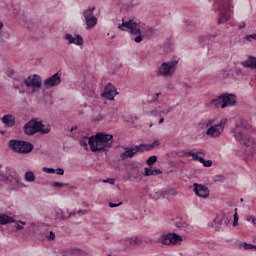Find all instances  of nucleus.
I'll use <instances>...</instances> for the list:
<instances>
[{"label": "nucleus", "mask_w": 256, "mask_h": 256, "mask_svg": "<svg viewBox=\"0 0 256 256\" xmlns=\"http://www.w3.org/2000/svg\"><path fill=\"white\" fill-rule=\"evenodd\" d=\"M232 133L238 142L236 155L245 163L253 161L256 155V139L251 136L253 135V126L245 119L240 118L239 121L236 122V128L232 129Z\"/></svg>", "instance_id": "1"}, {"label": "nucleus", "mask_w": 256, "mask_h": 256, "mask_svg": "<svg viewBox=\"0 0 256 256\" xmlns=\"http://www.w3.org/2000/svg\"><path fill=\"white\" fill-rule=\"evenodd\" d=\"M88 143L92 153H103L113 147V135L100 132L91 136Z\"/></svg>", "instance_id": "2"}, {"label": "nucleus", "mask_w": 256, "mask_h": 256, "mask_svg": "<svg viewBox=\"0 0 256 256\" xmlns=\"http://www.w3.org/2000/svg\"><path fill=\"white\" fill-rule=\"evenodd\" d=\"M121 31H129L132 35V39L135 43H141L143 41V35L141 34V23L137 22L133 19L128 20L125 22V19H122V24L118 26ZM134 35H138L134 37Z\"/></svg>", "instance_id": "3"}, {"label": "nucleus", "mask_w": 256, "mask_h": 256, "mask_svg": "<svg viewBox=\"0 0 256 256\" xmlns=\"http://www.w3.org/2000/svg\"><path fill=\"white\" fill-rule=\"evenodd\" d=\"M177 65H179V58L163 62L157 69L156 75L158 77H173L175 71H177Z\"/></svg>", "instance_id": "4"}, {"label": "nucleus", "mask_w": 256, "mask_h": 256, "mask_svg": "<svg viewBox=\"0 0 256 256\" xmlns=\"http://www.w3.org/2000/svg\"><path fill=\"white\" fill-rule=\"evenodd\" d=\"M9 147L15 153H20L21 155H26L27 153H31L33 151V144L23 141V140H10Z\"/></svg>", "instance_id": "5"}, {"label": "nucleus", "mask_w": 256, "mask_h": 256, "mask_svg": "<svg viewBox=\"0 0 256 256\" xmlns=\"http://www.w3.org/2000/svg\"><path fill=\"white\" fill-rule=\"evenodd\" d=\"M207 155V152L205 149H199L197 152H185L184 157H192V161H199V163H202L203 167H213V161L212 160H205V157Z\"/></svg>", "instance_id": "6"}, {"label": "nucleus", "mask_w": 256, "mask_h": 256, "mask_svg": "<svg viewBox=\"0 0 256 256\" xmlns=\"http://www.w3.org/2000/svg\"><path fill=\"white\" fill-rule=\"evenodd\" d=\"M158 243L163 245H181L183 237L177 233H168L160 236Z\"/></svg>", "instance_id": "7"}, {"label": "nucleus", "mask_w": 256, "mask_h": 256, "mask_svg": "<svg viewBox=\"0 0 256 256\" xmlns=\"http://www.w3.org/2000/svg\"><path fill=\"white\" fill-rule=\"evenodd\" d=\"M24 85H26L28 89L32 87V93H37V91L41 89L42 85L41 76L37 74L28 76L26 79H24Z\"/></svg>", "instance_id": "8"}, {"label": "nucleus", "mask_w": 256, "mask_h": 256, "mask_svg": "<svg viewBox=\"0 0 256 256\" xmlns=\"http://www.w3.org/2000/svg\"><path fill=\"white\" fill-rule=\"evenodd\" d=\"M130 165L132 168L127 173L129 181H135L136 183L143 181V171L139 168V164L132 162Z\"/></svg>", "instance_id": "9"}, {"label": "nucleus", "mask_w": 256, "mask_h": 256, "mask_svg": "<svg viewBox=\"0 0 256 256\" xmlns=\"http://www.w3.org/2000/svg\"><path fill=\"white\" fill-rule=\"evenodd\" d=\"M213 10L218 14L217 24L221 25L225 21V0H215Z\"/></svg>", "instance_id": "10"}, {"label": "nucleus", "mask_w": 256, "mask_h": 256, "mask_svg": "<svg viewBox=\"0 0 256 256\" xmlns=\"http://www.w3.org/2000/svg\"><path fill=\"white\" fill-rule=\"evenodd\" d=\"M95 7L87 9L83 12V17L86 21V29H93L97 25V17L93 14Z\"/></svg>", "instance_id": "11"}, {"label": "nucleus", "mask_w": 256, "mask_h": 256, "mask_svg": "<svg viewBox=\"0 0 256 256\" xmlns=\"http://www.w3.org/2000/svg\"><path fill=\"white\" fill-rule=\"evenodd\" d=\"M225 130V121L221 120L219 124H216L214 126H211L208 128L206 135L208 137H221V133Z\"/></svg>", "instance_id": "12"}, {"label": "nucleus", "mask_w": 256, "mask_h": 256, "mask_svg": "<svg viewBox=\"0 0 256 256\" xmlns=\"http://www.w3.org/2000/svg\"><path fill=\"white\" fill-rule=\"evenodd\" d=\"M57 85H61V74H59V72L44 81L45 89H53V87H57Z\"/></svg>", "instance_id": "13"}, {"label": "nucleus", "mask_w": 256, "mask_h": 256, "mask_svg": "<svg viewBox=\"0 0 256 256\" xmlns=\"http://www.w3.org/2000/svg\"><path fill=\"white\" fill-rule=\"evenodd\" d=\"M120 243L124 246V249H135V247H139L141 239L139 237L126 238L121 240Z\"/></svg>", "instance_id": "14"}, {"label": "nucleus", "mask_w": 256, "mask_h": 256, "mask_svg": "<svg viewBox=\"0 0 256 256\" xmlns=\"http://www.w3.org/2000/svg\"><path fill=\"white\" fill-rule=\"evenodd\" d=\"M193 187H194V193L198 197H202V199H207V197H209V188H207V186L194 183Z\"/></svg>", "instance_id": "15"}, {"label": "nucleus", "mask_w": 256, "mask_h": 256, "mask_svg": "<svg viewBox=\"0 0 256 256\" xmlns=\"http://www.w3.org/2000/svg\"><path fill=\"white\" fill-rule=\"evenodd\" d=\"M211 105L216 108L221 107V109H225V93H222L220 96L206 103V107H211Z\"/></svg>", "instance_id": "16"}, {"label": "nucleus", "mask_w": 256, "mask_h": 256, "mask_svg": "<svg viewBox=\"0 0 256 256\" xmlns=\"http://www.w3.org/2000/svg\"><path fill=\"white\" fill-rule=\"evenodd\" d=\"M64 39L66 41H68V45H78V46H83L84 40H83V36L77 34L76 38L73 37L72 34H65L64 35Z\"/></svg>", "instance_id": "17"}, {"label": "nucleus", "mask_w": 256, "mask_h": 256, "mask_svg": "<svg viewBox=\"0 0 256 256\" xmlns=\"http://www.w3.org/2000/svg\"><path fill=\"white\" fill-rule=\"evenodd\" d=\"M115 95H117V89H115V86L112 84H107L102 97H105V99H108V101H113L115 99Z\"/></svg>", "instance_id": "18"}, {"label": "nucleus", "mask_w": 256, "mask_h": 256, "mask_svg": "<svg viewBox=\"0 0 256 256\" xmlns=\"http://www.w3.org/2000/svg\"><path fill=\"white\" fill-rule=\"evenodd\" d=\"M24 133L26 135H35L37 133V119H31L24 125Z\"/></svg>", "instance_id": "19"}, {"label": "nucleus", "mask_w": 256, "mask_h": 256, "mask_svg": "<svg viewBox=\"0 0 256 256\" xmlns=\"http://www.w3.org/2000/svg\"><path fill=\"white\" fill-rule=\"evenodd\" d=\"M177 195V189L175 188H169L167 190H160L156 192V197L155 199H166L168 197H173Z\"/></svg>", "instance_id": "20"}, {"label": "nucleus", "mask_w": 256, "mask_h": 256, "mask_svg": "<svg viewBox=\"0 0 256 256\" xmlns=\"http://www.w3.org/2000/svg\"><path fill=\"white\" fill-rule=\"evenodd\" d=\"M67 218L61 208H54L50 213V219H54L55 221H67Z\"/></svg>", "instance_id": "21"}, {"label": "nucleus", "mask_w": 256, "mask_h": 256, "mask_svg": "<svg viewBox=\"0 0 256 256\" xmlns=\"http://www.w3.org/2000/svg\"><path fill=\"white\" fill-rule=\"evenodd\" d=\"M13 89H18L20 95L25 94V80L21 77L14 78Z\"/></svg>", "instance_id": "22"}, {"label": "nucleus", "mask_w": 256, "mask_h": 256, "mask_svg": "<svg viewBox=\"0 0 256 256\" xmlns=\"http://www.w3.org/2000/svg\"><path fill=\"white\" fill-rule=\"evenodd\" d=\"M237 105V95L225 93V107H235Z\"/></svg>", "instance_id": "23"}, {"label": "nucleus", "mask_w": 256, "mask_h": 256, "mask_svg": "<svg viewBox=\"0 0 256 256\" xmlns=\"http://www.w3.org/2000/svg\"><path fill=\"white\" fill-rule=\"evenodd\" d=\"M124 152L120 154V158L122 161H127V159H133L135 157V152L133 151V148L131 147H124Z\"/></svg>", "instance_id": "24"}, {"label": "nucleus", "mask_w": 256, "mask_h": 256, "mask_svg": "<svg viewBox=\"0 0 256 256\" xmlns=\"http://www.w3.org/2000/svg\"><path fill=\"white\" fill-rule=\"evenodd\" d=\"M217 35H206L199 38V45L205 47V45H212Z\"/></svg>", "instance_id": "25"}, {"label": "nucleus", "mask_w": 256, "mask_h": 256, "mask_svg": "<svg viewBox=\"0 0 256 256\" xmlns=\"http://www.w3.org/2000/svg\"><path fill=\"white\" fill-rule=\"evenodd\" d=\"M36 133H41V135H49V133H51V127L45 126L41 121H37Z\"/></svg>", "instance_id": "26"}, {"label": "nucleus", "mask_w": 256, "mask_h": 256, "mask_svg": "<svg viewBox=\"0 0 256 256\" xmlns=\"http://www.w3.org/2000/svg\"><path fill=\"white\" fill-rule=\"evenodd\" d=\"M225 20L231 19L233 17V1L232 0H225Z\"/></svg>", "instance_id": "27"}, {"label": "nucleus", "mask_w": 256, "mask_h": 256, "mask_svg": "<svg viewBox=\"0 0 256 256\" xmlns=\"http://www.w3.org/2000/svg\"><path fill=\"white\" fill-rule=\"evenodd\" d=\"M242 65L246 69H256V57L249 56L246 61L242 62Z\"/></svg>", "instance_id": "28"}, {"label": "nucleus", "mask_w": 256, "mask_h": 256, "mask_svg": "<svg viewBox=\"0 0 256 256\" xmlns=\"http://www.w3.org/2000/svg\"><path fill=\"white\" fill-rule=\"evenodd\" d=\"M2 123L6 125V127H13L15 125V116L13 115H4L2 117Z\"/></svg>", "instance_id": "29"}, {"label": "nucleus", "mask_w": 256, "mask_h": 256, "mask_svg": "<svg viewBox=\"0 0 256 256\" xmlns=\"http://www.w3.org/2000/svg\"><path fill=\"white\" fill-rule=\"evenodd\" d=\"M9 223H15V219L7 214H0V225H7Z\"/></svg>", "instance_id": "30"}, {"label": "nucleus", "mask_w": 256, "mask_h": 256, "mask_svg": "<svg viewBox=\"0 0 256 256\" xmlns=\"http://www.w3.org/2000/svg\"><path fill=\"white\" fill-rule=\"evenodd\" d=\"M134 151V155H137V153H145L147 151V144H139L132 148Z\"/></svg>", "instance_id": "31"}, {"label": "nucleus", "mask_w": 256, "mask_h": 256, "mask_svg": "<svg viewBox=\"0 0 256 256\" xmlns=\"http://www.w3.org/2000/svg\"><path fill=\"white\" fill-rule=\"evenodd\" d=\"M221 225H223V218L217 216L214 220H213V224L212 227H215L216 231L217 229H219L221 227Z\"/></svg>", "instance_id": "32"}, {"label": "nucleus", "mask_w": 256, "mask_h": 256, "mask_svg": "<svg viewBox=\"0 0 256 256\" xmlns=\"http://www.w3.org/2000/svg\"><path fill=\"white\" fill-rule=\"evenodd\" d=\"M25 181L28 183H33V181H35V174L31 171H27L25 173Z\"/></svg>", "instance_id": "33"}, {"label": "nucleus", "mask_w": 256, "mask_h": 256, "mask_svg": "<svg viewBox=\"0 0 256 256\" xmlns=\"http://www.w3.org/2000/svg\"><path fill=\"white\" fill-rule=\"evenodd\" d=\"M176 227L180 229L181 231H185L189 229V224L183 222V221H176Z\"/></svg>", "instance_id": "34"}, {"label": "nucleus", "mask_w": 256, "mask_h": 256, "mask_svg": "<svg viewBox=\"0 0 256 256\" xmlns=\"http://www.w3.org/2000/svg\"><path fill=\"white\" fill-rule=\"evenodd\" d=\"M159 145H161L159 140H154L152 144H147V151H152V149H155V147H159Z\"/></svg>", "instance_id": "35"}, {"label": "nucleus", "mask_w": 256, "mask_h": 256, "mask_svg": "<svg viewBox=\"0 0 256 256\" xmlns=\"http://www.w3.org/2000/svg\"><path fill=\"white\" fill-rule=\"evenodd\" d=\"M157 161V156H150L147 161H146V164L151 167L153 166V164Z\"/></svg>", "instance_id": "36"}, {"label": "nucleus", "mask_w": 256, "mask_h": 256, "mask_svg": "<svg viewBox=\"0 0 256 256\" xmlns=\"http://www.w3.org/2000/svg\"><path fill=\"white\" fill-rule=\"evenodd\" d=\"M214 183H223L225 181V176L223 175H216L213 177Z\"/></svg>", "instance_id": "37"}, {"label": "nucleus", "mask_w": 256, "mask_h": 256, "mask_svg": "<svg viewBox=\"0 0 256 256\" xmlns=\"http://www.w3.org/2000/svg\"><path fill=\"white\" fill-rule=\"evenodd\" d=\"M233 217H234L233 227H237V225H239V214H237V208H235V213Z\"/></svg>", "instance_id": "38"}, {"label": "nucleus", "mask_w": 256, "mask_h": 256, "mask_svg": "<svg viewBox=\"0 0 256 256\" xmlns=\"http://www.w3.org/2000/svg\"><path fill=\"white\" fill-rule=\"evenodd\" d=\"M144 177H151V175H153V169L151 168H144V173H143Z\"/></svg>", "instance_id": "39"}, {"label": "nucleus", "mask_w": 256, "mask_h": 256, "mask_svg": "<svg viewBox=\"0 0 256 256\" xmlns=\"http://www.w3.org/2000/svg\"><path fill=\"white\" fill-rule=\"evenodd\" d=\"M244 249L246 251L253 250V249H254V251H256V246L253 245V244H249V243L245 242L244 243Z\"/></svg>", "instance_id": "40"}, {"label": "nucleus", "mask_w": 256, "mask_h": 256, "mask_svg": "<svg viewBox=\"0 0 256 256\" xmlns=\"http://www.w3.org/2000/svg\"><path fill=\"white\" fill-rule=\"evenodd\" d=\"M155 34V32L153 31V28H147L145 35L146 37H148V39H151V37Z\"/></svg>", "instance_id": "41"}, {"label": "nucleus", "mask_w": 256, "mask_h": 256, "mask_svg": "<svg viewBox=\"0 0 256 256\" xmlns=\"http://www.w3.org/2000/svg\"><path fill=\"white\" fill-rule=\"evenodd\" d=\"M214 123L215 119H208L203 121V125H205V127H211V125H213Z\"/></svg>", "instance_id": "42"}, {"label": "nucleus", "mask_w": 256, "mask_h": 256, "mask_svg": "<svg viewBox=\"0 0 256 256\" xmlns=\"http://www.w3.org/2000/svg\"><path fill=\"white\" fill-rule=\"evenodd\" d=\"M245 39L247 40V41H256V33H254V34H247L246 36H245Z\"/></svg>", "instance_id": "43"}, {"label": "nucleus", "mask_w": 256, "mask_h": 256, "mask_svg": "<svg viewBox=\"0 0 256 256\" xmlns=\"http://www.w3.org/2000/svg\"><path fill=\"white\" fill-rule=\"evenodd\" d=\"M80 145L87 149V145H89V138H83L80 140Z\"/></svg>", "instance_id": "44"}, {"label": "nucleus", "mask_w": 256, "mask_h": 256, "mask_svg": "<svg viewBox=\"0 0 256 256\" xmlns=\"http://www.w3.org/2000/svg\"><path fill=\"white\" fill-rule=\"evenodd\" d=\"M103 119H105V114H98L94 116L93 121L99 122V121H103Z\"/></svg>", "instance_id": "45"}, {"label": "nucleus", "mask_w": 256, "mask_h": 256, "mask_svg": "<svg viewBox=\"0 0 256 256\" xmlns=\"http://www.w3.org/2000/svg\"><path fill=\"white\" fill-rule=\"evenodd\" d=\"M69 183L54 182L53 187H68Z\"/></svg>", "instance_id": "46"}, {"label": "nucleus", "mask_w": 256, "mask_h": 256, "mask_svg": "<svg viewBox=\"0 0 256 256\" xmlns=\"http://www.w3.org/2000/svg\"><path fill=\"white\" fill-rule=\"evenodd\" d=\"M42 171H44V173H49L50 175H53V173H55V169L48 167H44Z\"/></svg>", "instance_id": "47"}, {"label": "nucleus", "mask_w": 256, "mask_h": 256, "mask_svg": "<svg viewBox=\"0 0 256 256\" xmlns=\"http://www.w3.org/2000/svg\"><path fill=\"white\" fill-rule=\"evenodd\" d=\"M162 112L158 111V110H152L150 111V115H152L153 117H159L161 116Z\"/></svg>", "instance_id": "48"}, {"label": "nucleus", "mask_w": 256, "mask_h": 256, "mask_svg": "<svg viewBox=\"0 0 256 256\" xmlns=\"http://www.w3.org/2000/svg\"><path fill=\"white\" fill-rule=\"evenodd\" d=\"M48 241H55V232L50 231L49 236H47Z\"/></svg>", "instance_id": "49"}, {"label": "nucleus", "mask_w": 256, "mask_h": 256, "mask_svg": "<svg viewBox=\"0 0 256 256\" xmlns=\"http://www.w3.org/2000/svg\"><path fill=\"white\" fill-rule=\"evenodd\" d=\"M247 221H251L253 225H256V218L253 215L248 216Z\"/></svg>", "instance_id": "50"}, {"label": "nucleus", "mask_w": 256, "mask_h": 256, "mask_svg": "<svg viewBox=\"0 0 256 256\" xmlns=\"http://www.w3.org/2000/svg\"><path fill=\"white\" fill-rule=\"evenodd\" d=\"M103 183H109L110 185H115V180L113 178H108L103 180Z\"/></svg>", "instance_id": "51"}, {"label": "nucleus", "mask_w": 256, "mask_h": 256, "mask_svg": "<svg viewBox=\"0 0 256 256\" xmlns=\"http://www.w3.org/2000/svg\"><path fill=\"white\" fill-rule=\"evenodd\" d=\"M56 175H65V170L63 168H58L55 170Z\"/></svg>", "instance_id": "52"}, {"label": "nucleus", "mask_w": 256, "mask_h": 256, "mask_svg": "<svg viewBox=\"0 0 256 256\" xmlns=\"http://www.w3.org/2000/svg\"><path fill=\"white\" fill-rule=\"evenodd\" d=\"M171 111H173V107H169L168 109L162 110L161 113H163V115H169Z\"/></svg>", "instance_id": "53"}, {"label": "nucleus", "mask_w": 256, "mask_h": 256, "mask_svg": "<svg viewBox=\"0 0 256 256\" xmlns=\"http://www.w3.org/2000/svg\"><path fill=\"white\" fill-rule=\"evenodd\" d=\"M153 175L154 176L163 175V171H161V169H153Z\"/></svg>", "instance_id": "54"}, {"label": "nucleus", "mask_w": 256, "mask_h": 256, "mask_svg": "<svg viewBox=\"0 0 256 256\" xmlns=\"http://www.w3.org/2000/svg\"><path fill=\"white\" fill-rule=\"evenodd\" d=\"M77 213L80 215V216H83V215H87V213H89V211H87V210H83V209H80V210H78L77 211Z\"/></svg>", "instance_id": "55"}, {"label": "nucleus", "mask_w": 256, "mask_h": 256, "mask_svg": "<svg viewBox=\"0 0 256 256\" xmlns=\"http://www.w3.org/2000/svg\"><path fill=\"white\" fill-rule=\"evenodd\" d=\"M120 205H123V202H120V203H118V204H115V203H113V202H110V203H109V207H111V208L120 207Z\"/></svg>", "instance_id": "56"}, {"label": "nucleus", "mask_w": 256, "mask_h": 256, "mask_svg": "<svg viewBox=\"0 0 256 256\" xmlns=\"http://www.w3.org/2000/svg\"><path fill=\"white\" fill-rule=\"evenodd\" d=\"M245 27H247V24L245 23V21H242L239 23L238 29H245Z\"/></svg>", "instance_id": "57"}, {"label": "nucleus", "mask_w": 256, "mask_h": 256, "mask_svg": "<svg viewBox=\"0 0 256 256\" xmlns=\"http://www.w3.org/2000/svg\"><path fill=\"white\" fill-rule=\"evenodd\" d=\"M74 215H77V211L72 210V211H70V212L68 213V216H66V217H68L67 219H69V218H71V217H74Z\"/></svg>", "instance_id": "58"}, {"label": "nucleus", "mask_w": 256, "mask_h": 256, "mask_svg": "<svg viewBox=\"0 0 256 256\" xmlns=\"http://www.w3.org/2000/svg\"><path fill=\"white\" fill-rule=\"evenodd\" d=\"M235 73H236V75H244L243 69H241V68H236Z\"/></svg>", "instance_id": "59"}, {"label": "nucleus", "mask_w": 256, "mask_h": 256, "mask_svg": "<svg viewBox=\"0 0 256 256\" xmlns=\"http://www.w3.org/2000/svg\"><path fill=\"white\" fill-rule=\"evenodd\" d=\"M9 180V177L3 175V174H0V181H8Z\"/></svg>", "instance_id": "60"}, {"label": "nucleus", "mask_w": 256, "mask_h": 256, "mask_svg": "<svg viewBox=\"0 0 256 256\" xmlns=\"http://www.w3.org/2000/svg\"><path fill=\"white\" fill-rule=\"evenodd\" d=\"M15 227L18 231H22V229H24L23 225L20 224H16Z\"/></svg>", "instance_id": "61"}, {"label": "nucleus", "mask_w": 256, "mask_h": 256, "mask_svg": "<svg viewBox=\"0 0 256 256\" xmlns=\"http://www.w3.org/2000/svg\"><path fill=\"white\" fill-rule=\"evenodd\" d=\"M159 95H161V93H156L153 98L152 101H157V99H159Z\"/></svg>", "instance_id": "62"}, {"label": "nucleus", "mask_w": 256, "mask_h": 256, "mask_svg": "<svg viewBox=\"0 0 256 256\" xmlns=\"http://www.w3.org/2000/svg\"><path fill=\"white\" fill-rule=\"evenodd\" d=\"M184 89H191V85L184 83L183 84Z\"/></svg>", "instance_id": "63"}, {"label": "nucleus", "mask_w": 256, "mask_h": 256, "mask_svg": "<svg viewBox=\"0 0 256 256\" xmlns=\"http://www.w3.org/2000/svg\"><path fill=\"white\" fill-rule=\"evenodd\" d=\"M162 123H165V118H163V117H161V118L159 119V125H162Z\"/></svg>", "instance_id": "64"}]
</instances>
